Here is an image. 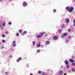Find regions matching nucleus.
I'll use <instances>...</instances> for the list:
<instances>
[{"mask_svg":"<svg viewBox=\"0 0 75 75\" xmlns=\"http://www.w3.org/2000/svg\"><path fill=\"white\" fill-rule=\"evenodd\" d=\"M66 9L69 13H72L74 10V8L73 7H70L69 6H67L66 8Z\"/></svg>","mask_w":75,"mask_h":75,"instance_id":"nucleus-1","label":"nucleus"},{"mask_svg":"<svg viewBox=\"0 0 75 75\" xmlns=\"http://www.w3.org/2000/svg\"><path fill=\"white\" fill-rule=\"evenodd\" d=\"M68 35V33H63L61 36L62 38H64V37H66Z\"/></svg>","mask_w":75,"mask_h":75,"instance_id":"nucleus-2","label":"nucleus"},{"mask_svg":"<svg viewBox=\"0 0 75 75\" xmlns=\"http://www.w3.org/2000/svg\"><path fill=\"white\" fill-rule=\"evenodd\" d=\"M43 36V33H40L39 35H38L37 36V38H39L42 37Z\"/></svg>","mask_w":75,"mask_h":75,"instance_id":"nucleus-3","label":"nucleus"},{"mask_svg":"<svg viewBox=\"0 0 75 75\" xmlns=\"http://www.w3.org/2000/svg\"><path fill=\"white\" fill-rule=\"evenodd\" d=\"M16 42L15 40L13 41L12 42V45L13 47H16Z\"/></svg>","mask_w":75,"mask_h":75,"instance_id":"nucleus-4","label":"nucleus"},{"mask_svg":"<svg viewBox=\"0 0 75 75\" xmlns=\"http://www.w3.org/2000/svg\"><path fill=\"white\" fill-rule=\"evenodd\" d=\"M27 5L28 4L26 2H23V6L24 7H27Z\"/></svg>","mask_w":75,"mask_h":75,"instance_id":"nucleus-5","label":"nucleus"},{"mask_svg":"<svg viewBox=\"0 0 75 75\" xmlns=\"http://www.w3.org/2000/svg\"><path fill=\"white\" fill-rule=\"evenodd\" d=\"M58 73L59 75H63V71L60 70L58 72Z\"/></svg>","mask_w":75,"mask_h":75,"instance_id":"nucleus-6","label":"nucleus"},{"mask_svg":"<svg viewBox=\"0 0 75 75\" xmlns=\"http://www.w3.org/2000/svg\"><path fill=\"white\" fill-rule=\"evenodd\" d=\"M58 38V37L57 36H54L53 37V40H57Z\"/></svg>","mask_w":75,"mask_h":75,"instance_id":"nucleus-7","label":"nucleus"},{"mask_svg":"<svg viewBox=\"0 0 75 75\" xmlns=\"http://www.w3.org/2000/svg\"><path fill=\"white\" fill-rule=\"evenodd\" d=\"M66 21L67 23L68 24V23H69V19L68 18H67Z\"/></svg>","mask_w":75,"mask_h":75,"instance_id":"nucleus-8","label":"nucleus"},{"mask_svg":"<svg viewBox=\"0 0 75 75\" xmlns=\"http://www.w3.org/2000/svg\"><path fill=\"white\" fill-rule=\"evenodd\" d=\"M64 62L66 65H68L69 64V62L67 60H66L64 61Z\"/></svg>","mask_w":75,"mask_h":75,"instance_id":"nucleus-9","label":"nucleus"},{"mask_svg":"<svg viewBox=\"0 0 75 75\" xmlns=\"http://www.w3.org/2000/svg\"><path fill=\"white\" fill-rule=\"evenodd\" d=\"M50 44V42L48 41H46L45 42V44L46 45H49Z\"/></svg>","mask_w":75,"mask_h":75,"instance_id":"nucleus-10","label":"nucleus"},{"mask_svg":"<svg viewBox=\"0 0 75 75\" xmlns=\"http://www.w3.org/2000/svg\"><path fill=\"white\" fill-rule=\"evenodd\" d=\"M69 61L70 62H74V59H69Z\"/></svg>","mask_w":75,"mask_h":75,"instance_id":"nucleus-11","label":"nucleus"},{"mask_svg":"<svg viewBox=\"0 0 75 75\" xmlns=\"http://www.w3.org/2000/svg\"><path fill=\"white\" fill-rule=\"evenodd\" d=\"M21 59H22V58L21 57H19L16 60L17 62H19L21 60Z\"/></svg>","mask_w":75,"mask_h":75,"instance_id":"nucleus-12","label":"nucleus"},{"mask_svg":"<svg viewBox=\"0 0 75 75\" xmlns=\"http://www.w3.org/2000/svg\"><path fill=\"white\" fill-rule=\"evenodd\" d=\"M27 34V31H25L23 33H22V35H24V34Z\"/></svg>","mask_w":75,"mask_h":75,"instance_id":"nucleus-13","label":"nucleus"},{"mask_svg":"<svg viewBox=\"0 0 75 75\" xmlns=\"http://www.w3.org/2000/svg\"><path fill=\"white\" fill-rule=\"evenodd\" d=\"M35 44V41H33V46H34Z\"/></svg>","mask_w":75,"mask_h":75,"instance_id":"nucleus-14","label":"nucleus"},{"mask_svg":"<svg viewBox=\"0 0 75 75\" xmlns=\"http://www.w3.org/2000/svg\"><path fill=\"white\" fill-rule=\"evenodd\" d=\"M42 33L43 34V35H44H44L45 36H47V33H46L43 32Z\"/></svg>","mask_w":75,"mask_h":75,"instance_id":"nucleus-15","label":"nucleus"},{"mask_svg":"<svg viewBox=\"0 0 75 75\" xmlns=\"http://www.w3.org/2000/svg\"><path fill=\"white\" fill-rule=\"evenodd\" d=\"M6 25V23L4 22L2 23V26L3 27H4Z\"/></svg>","mask_w":75,"mask_h":75,"instance_id":"nucleus-16","label":"nucleus"},{"mask_svg":"<svg viewBox=\"0 0 75 75\" xmlns=\"http://www.w3.org/2000/svg\"><path fill=\"white\" fill-rule=\"evenodd\" d=\"M71 71L72 72H75V69L74 68H73L71 69Z\"/></svg>","mask_w":75,"mask_h":75,"instance_id":"nucleus-17","label":"nucleus"},{"mask_svg":"<svg viewBox=\"0 0 75 75\" xmlns=\"http://www.w3.org/2000/svg\"><path fill=\"white\" fill-rule=\"evenodd\" d=\"M36 52L38 53H40V50L39 49Z\"/></svg>","mask_w":75,"mask_h":75,"instance_id":"nucleus-18","label":"nucleus"},{"mask_svg":"<svg viewBox=\"0 0 75 75\" xmlns=\"http://www.w3.org/2000/svg\"><path fill=\"white\" fill-rule=\"evenodd\" d=\"M19 33H17L16 34V37H18L19 36Z\"/></svg>","mask_w":75,"mask_h":75,"instance_id":"nucleus-19","label":"nucleus"},{"mask_svg":"<svg viewBox=\"0 0 75 75\" xmlns=\"http://www.w3.org/2000/svg\"><path fill=\"white\" fill-rule=\"evenodd\" d=\"M70 67V66L69 65H67L66 66V68H67V69H68Z\"/></svg>","mask_w":75,"mask_h":75,"instance_id":"nucleus-20","label":"nucleus"},{"mask_svg":"<svg viewBox=\"0 0 75 75\" xmlns=\"http://www.w3.org/2000/svg\"><path fill=\"white\" fill-rule=\"evenodd\" d=\"M71 65L73 66H75V63L73 62V63H72Z\"/></svg>","mask_w":75,"mask_h":75,"instance_id":"nucleus-21","label":"nucleus"},{"mask_svg":"<svg viewBox=\"0 0 75 75\" xmlns=\"http://www.w3.org/2000/svg\"><path fill=\"white\" fill-rule=\"evenodd\" d=\"M19 32L20 33H21L22 32V30L21 29L19 30Z\"/></svg>","mask_w":75,"mask_h":75,"instance_id":"nucleus-22","label":"nucleus"},{"mask_svg":"<svg viewBox=\"0 0 75 75\" xmlns=\"http://www.w3.org/2000/svg\"><path fill=\"white\" fill-rule=\"evenodd\" d=\"M65 25H63L62 26V28H64L65 27Z\"/></svg>","mask_w":75,"mask_h":75,"instance_id":"nucleus-23","label":"nucleus"},{"mask_svg":"<svg viewBox=\"0 0 75 75\" xmlns=\"http://www.w3.org/2000/svg\"><path fill=\"white\" fill-rule=\"evenodd\" d=\"M6 34H9V32H8V31H7L5 33Z\"/></svg>","mask_w":75,"mask_h":75,"instance_id":"nucleus-24","label":"nucleus"},{"mask_svg":"<svg viewBox=\"0 0 75 75\" xmlns=\"http://www.w3.org/2000/svg\"><path fill=\"white\" fill-rule=\"evenodd\" d=\"M37 47H40V46H41V45H40V44H39L38 45H37Z\"/></svg>","mask_w":75,"mask_h":75,"instance_id":"nucleus-25","label":"nucleus"},{"mask_svg":"<svg viewBox=\"0 0 75 75\" xmlns=\"http://www.w3.org/2000/svg\"><path fill=\"white\" fill-rule=\"evenodd\" d=\"M56 9H54L53 10V13H56Z\"/></svg>","mask_w":75,"mask_h":75,"instance_id":"nucleus-26","label":"nucleus"},{"mask_svg":"<svg viewBox=\"0 0 75 75\" xmlns=\"http://www.w3.org/2000/svg\"><path fill=\"white\" fill-rule=\"evenodd\" d=\"M72 38V37L71 36H69L68 37V39H71Z\"/></svg>","mask_w":75,"mask_h":75,"instance_id":"nucleus-27","label":"nucleus"},{"mask_svg":"<svg viewBox=\"0 0 75 75\" xmlns=\"http://www.w3.org/2000/svg\"><path fill=\"white\" fill-rule=\"evenodd\" d=\"M42 75H45V73L44 72H43L42 73V74H41Z\"/></svg>","mask_w":75,"mask_h":75,"instance_id":"nucleus-28","label":"nucleus"},{"mask_svg":"<svg viewBox=\"0 0 75 75\" xmlns=\"http://www.w3.org/2000/svg\"><path fill=\"white\" fill-rule=\"evenodd\" d=\"M9 25H11V24H12V23H11V22H9L8 23Z\"/></svg>","mask_w":75,"mask_h":75,"instance_id":"nucleus-29","label":"nucleus"},{"mask_svg":"<svg viewBox=\"0 0 75 75\" xmlns=\"http://www.w3.org/2000/svg\"><path fill=\"white\" fill-rule=\"evenodd\" d=\"M69 42V41H68V40H65L66 43H68Z\"/></svg>","mask_w":75,"mask_h":75,"instance_id":"nucleus-30","label":"nucleus"},{"mask_svg":"<svg viewBox=\"0 0 75 75\" xmlns=\"http://www.w3.org/2000/svg\"><path fill=\"white\" fill-rule=\"evenodd\" d=\"M4 48V46H2L1 47H0V49H3Z\"/></svg>","mask_w":75,"mask_h":75,"instance_id":"nucleus-31","label":"nucleus"},{"mask_svg":"<svg viewBox=\"0 0 75 75\" xmlns=\"http://www.w3.org/2000/svg\"><path fill=\"white\" fill-rule=\"evenodd\" d=\"M42 72L41 71H38V74H41V73Z\"/></svg>","mask_w":75,"mask_h":75,"instance_id":"nucleus-32","label":"nucleus"},{"mask_svg":"<svg viewBox=\"0 0 75 75\" xmlns=\"http://www.w3.org/2000/svg\"><path fill=\"white\" fill-rule=\"evenodd\" d=\"M2 37H3V38L5 37V35H2Z\"/></svg>","mask_w":75,"mask_h":75,"instance_id":"nucleus-33","label":"nucleus"},{"mask_svg":"<svg viewBox=\"0 0 75 75\" xmlns=\"http://www.w3.org/2000/svg\"><path fill=\"white\" fill-rule=\"evenodd\" d=\"M26 67H29V65L28 64H27Z\"/></svg>","mask_w":75,"mask_h":75,"instance_id":"nucleus-34","label":"nucleus"},{"mask_svg":"<svg viewBox=\"0 0 75 75\" xmlns=\"http://www.w3.org/2000/svg\"><path fill=\"white\" fill-rule=\"evenodd\" d=\"M2 42H3V43L5 42H6V41H5V40H3L2 41Z\"/></svg>","mask_w":75,"mask_h":75,"instance_id":"nucleus-35","label":"nucleus"},{"mask_svg":"<svg viewBox=\"0 0 75 75\" xmlns=\"http://www.w3.org/2000/svg\"><path fill=\"white\" fill-rule=\"evenodd\" d=\"M59 31V33H61V29H59V31Z\"/></svg>","mask_w":75,"mask_h":75,"instance_id":"nucleus-36","label":"nucleus"},{"mask_svg":"<svg viewBox=\"0 0 75 75\" xmlns=\"http://www.w3.org/2000/svg\"><path fill=\"white\" fill-rule=\"evenodd\" d=\"M68 72L69 73H71V70H69L68 71Z\"/></svg>","mask_w":75,"mask_h":75,"instance_id":"nucleus-37","label":"nucleus"},{"mask_svg":"<svg viewBox=\"0 0 75 75\" xmlns=\"http://www.w3.org/2000/svg\"><path fill=\"white\" fill-rule=\"evenodd\" d=\"M71 31V29H69L68 30V31L69 32H70V31Z\"/></svg>","mask_w":75,"mask_h":75,"instance_id":"nucleus-38","label":"nucleus"},{"mask_svg":"<svg viewBox=\"0 0 75 75\" xmlns=\"http://www.w3.org/2000/svg\"><path fill=\"white\" fill-rule=\"evenodd\" d=\"M5 74L6 75H8V73L7 72H5Z\"/></svg>","mask_w":75,"mask_h":75,"instance_id":"nucleus-39","label":"nucleus"},{"mask_svg":"<svg viewBox=\"0 0 75 75\" xmlns=\"http://www.w3.org/2000/svg\"><path fill=\"white\" fill-rule=\"evenodd\" d=\"M72 2H73V3H74V2H75V0H72Z\"/></svg>","mask_w":75,"mask_h":75,"instance_id":"nucleus-40","label":"nucleus"},{"mask_svg":"<svg viewBox=\"0 0 75 75\" xmlns=\"http://www.w3.org/2000/svg\"><path fill=\"white\" fill-rule=\"evenodd\" d=\"M43 47H44V46H43V45H41V48H43Z\"/></svg>","mask_w":75,"mask_h":75,"instance_id":"nucleus-41","label":"nucleus"},{"mask_svg":"<svg viewBox=\"0 0 75 75\" xmlns=\"http://www.w3.org/2000/svg\"><path fill=\"white\" fill-rule=\"evenodd\" d=\"M2 54H4V52H2Z\"/></svg>","mask_w":75,"mask_h":75,"instance_id":"nucleus-42","label":"nucleus"},{"mask_svg":"<svg viewBox=\"0 0 75 75\" xmlns=\"http://www.w3.org/2000/svg\"><path fill=\"white\" fill-rule=\"evenodd\" d=\"M9 1H10L11 2L13 1V0H9Z\"/></svg>","mask_w":75,"mask_h":75,"instance_id":"nucleus-43","label":"nucleus"},{"mask_svg":"<svg viewBox=\"0 0 75 75\" xmlns=\"http://www.w3.org/2000/svg\"><path fill=\"white\" fill-rule=\"evenodd\" d=\"M64 75H67V73H65L64 74Z\"/></svg>","mask_w":75,"mask_h":75,"instance_id":"nucleus-44","label":"nucleus"},{"mask_svg":"<svg viewBox=\"0 0 75 75\" xmlns=\"http://www.w3.org/2000/svg\"><path fill=\"white\" fill-rule=\"evenodd\" d=\"M74 23H75V19H74L73 21Z\"/></svg>","mask_w":75,"mask_h":75,"instance_id":"nucleus-45","label":"nucleus"},{"mask_svg":"<svg viewBox=\"0 0 75 75\" xmlns=\"http://www.w3.org/2000/svg\"><path fill=\"white\" fill-rule=\"evenodd\" d=\"M4 28H3V27H2L1 28V30H3V29Z\"/></svg>","mask_w":75,"mask_h":75,"instance_id":"nucleus-46","label":"nucleus"},{"mask_svg":"<svg viewBox=\"0 0 75 75\" xmlns=\"http://www.w3.org/2000/svg\"><path fill=\"white\" fill-rule=\"evenodd\" d=\"M1 25L0 24V28H1Z\"/></svg>","mask_w":75,"mask_h":75,"instance_id":"nucleus-47","label":"nucleus"},{"mask_svg":"<svg viewBox=\"0 0 75 75\" xmlns=\"http://www.w3.org/2000/svg\"><path fill=\"white\" fill-rule=\"evenodd\" d=\"M10 58H12L13 57V56L12 55H11L10 56Z\"/></svg>","mask_w":75,"mask_h":75,"instance_id":"nucleus-48","label":"nucleus"},{"mask_svg":"<svg viewBox=\"0 0 75 75\" xmlns=\"http://www.w3.org/2000/svg\"><path fill=\"white\" fill-rule=\"evenodd\" d=\"M30 75H33V74L32 73H30Z\"/></svg>","mask_w":75,"mask_h":75,"instance_id":"nucleus-49","label":"nucleus"},{"mask_svg":"<svg viewBox=\"0 0 75 75\" xmlns=\"http://www.w3.org/2000/svg\"><path fill=\"white\" fill-rule=\"evenodd\" d=\"M1 42H0V45H1Z\"/></svg>","mask_w":75,"mask_h":75,"instance_id":"nucleus-50","label":"nucleus"},{"mask_svg":"<svg viewBox=\"0 0 75 75\" xmlns=\"http://www.w3.org/2000/svg\"><path fill=\"white\" fill-rule=\"evenodd\" d=\"M74 26H75V22L74 23Z\"/></svg>","mask_w":75,"mask_h":75,"instance_id":"nucleus-51","label":"nucleus"},{"mask_svg":"<svg viewBox=\"0 0 75 75\" xmlns=\"http://www.w3.org/2000/svg\"><path fill=\"white\" fill-rule=\"evenodd\" d=\"M3 0H0V1H1Z\"/></svg>","mask_w":75,"mask_h":75,"instance_id":"nucleus-52","label":"nucleus"},{"mask_svg":"<svg viewBox=\"0 0 75 75\" xmlns=\"http://www.w3.org/2000/svg\"><path fill=\"white\" fill-rule=\"evenodd\" d=\"M49 71V70H48L47 71Z\"/></svg>","mask_w":75,"mask_h":75,"instance_id":"nucleus-53","label":"nucleus"}]
</instances>
